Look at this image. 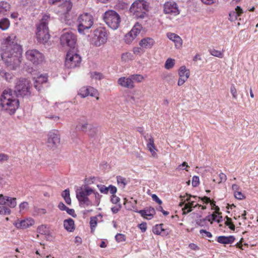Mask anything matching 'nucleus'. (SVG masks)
I'll return each mask as SVG.
<instances>
[{
	"mask_svg": "<svg viewBox=\"0 0 258 258\" xmlns=\"http://www.w3.org/2000/svg\"><path fill=\"white\" fill-rule=\"evenodd\" d=\"M22 46L18 43V39L14 34L7 37L1 46V57L5 63L15 70L21 62Z\"/></svg>",
	"mask_w": 258,
	"mask_h": 258,
	"instance_id": "nucleus-1",
	"label": "nucleus"
},
{
	"mask_svg": "<svg viewBox=\"0 0 258 258\" xmlns=\"http://www.w3.org/2000/svg\"><path fill=\"white\" fill-rule=\"evenodd\" d=\"M11 89L5 90L1 97L0 105L2 109L10 115L15 114L19 106L18 99L14 98Z\"/></svg>",
	"mask_w": 258,
	"mask_h": 258,
	"instance_id": "nucleus-2",
	"label": "nucleus"
},
{
	"mask_svg": "<svg viewBox=\"0 0 258 258\" xmlns=\"http://www.w3.org/2000/svg\"><path fill=\"white\" fill-rule=\"evenodd\" d=\"M50 19L49 16L44 15L41 19L40 23L37 26L36 32V38L38 41L42 44L48 42L50 38V34L48 27V22Z\"/></svg>",
	"mask_w": 258,
	"mask_h": 258,
	"instance_id": "nucleus-3",
	"label": "nucleus"
},
{
	"mask_svg": "<svg viewBox=\"0 0 258 258\" xmlns=\"http://www.w3.org/2000/svg\"><path fill=\"white\" fill-rule=\"evenodd\" d=\"M14 92L17 98H29L31 96L29 81L20 78L16 83Z\"/></svg>",
	"mask_w": 258,
	"mask_h": 258,
	"instance_id": "nucleus-4",
	"label": "nucleus"
},
{
	"mask_svg": "<svg viewBox=\"0 0 258 258\" xmlns=\"http://www.w3.org/2000/svg\"><path fill=\"white\" fill-rule=\"evenodd\" d=\"M77 23L78 32L81 34H85L93 25L94 18L90 13H84L78 17Z\"/></svg>",
	"mask_w": 258,
	"mask_h": 258,
	"instance_id": "nucleus-5",
	"label": "nucleus"
},
{
	"mask_svg": "<svg viewBox=\"0 0 258 258\" xmlns=\"http://www.w3.org/2000/svg\"><path fill=\"white\" fill-rule=\"evenodd\" d=\"M130 11L137 19H143L149 11V5L145 0H136L132 4Z\"/></svg>",
	"mask_w": 258,
	"mask_h": 258,
	"instance_id": "nucleus-6",
	"label": "nucleus"
},
{
	"mask_svg": "<svg viewBox=\"0 0 258 258\" xmlns=\"http://www.w3.org/2000/svg\"><path fill=\"white\" fill-rule=\"evenodd\" d=\"M103 18L105 23L111 29L116 30L119 27L120 23V17L115 11L109 10L105 12Z\"/></svg>",
	"mask_w": 258,
	"mask_h": 258,
	"instance_id": "nucleus-7",
	"label": "nucleus"
},
{
	"mask_svg": "<svg viewBox=\"0 0 258 258\" xmlns=\"http://www.w3.org/2000/svg\"><path fill=\"white\" fill-rule=\"evenodd\" d=\"M107 38L108 35L106 29L100 27L94 30L92 43L96 46H100L106 42Z\"/></svg>",
	"mask_w": 258,
	"mask_h": 258,
	"instance_id": "nucleus-8",
	"label": "nucleus"
},
{
	"mask_svg": "<svg viewBox=\"0 0 258 258\" xmlns=\"http://www.w3.org/2000/svg\"><path fill=\"white\" fill-rule=\"evenodd\" d=\"M81 60L80 55L70 50L67 53L64 64L68 69L75 68L80 66Z\"/></svg>",
	"mask_w": 258,
	"mask_h": 258,
	"instance_id": "nucleus-9",
	"label": "nucleus"
},
{
	"mask_svg": "<svg viewBox=\"0 0 258 258\" xmlns=\"http://www.w3.org/2000/svg\"><path fill=\"white\" fill-rule=\"evenodd\" d=\"M61 44L63 46L75 48L77 42L76 36L71 32H67L62 34L60 37Z\"/></svg>",
	"mask_w": 258,
	"mask_h": 258,
	"instance_id": "nucleus-10",
	"label": "nucleus"
},
{
	"mask_svg": "<svg viewBox=\"0 0 258 258\" xmlns=\"http://www.w3.org/2000/svg\"><path fill=\"white\" fill-rule=\"evenodd\" d=\"M60 142V138L59 131L56 130L49 131L47 135L48 147L51 149H55L59 146Z\"/></svg>",
	"mask_w": 258,
	"mask_h": 258,
	"instance_id": "nucleus-11",
	"label": "nucleus"
},
{
	"mask_svg": "<svg viewBox=\"0 0 258 258\" xmlns=\"http://www.w3.org/2000/svg\"><path fill=\"white\" fill-rule=\"evenodd\" d=\"M27 59L34 64L41 63L44 60L43 54L36 49L28 50L26 52Z\"/></svg>",
	"mask_w": 258,
	"mask_h": 258,
	"instance_id": "nucleus-12",
	"label": "nucleus"
},
{
	"mask_svg": "<svg viewBox=\"0 0 258 258\" xmlns=\"http://www.w3.org/2000/svg\"><path fill=\"white\" fill-rule=\"evenodd\" d=\"M163 12L165 14L177 16L179 14L180 11L175 2L169 1L164 4Z\"/></svg>",
	"mask_w": 258,
	"mask_h": 258,
	"instance_id": "nucleus-13",
	"label": "nucleus"
},
{
	"mask_svg": "<svg viewBox=\"0 0 258 258\" xmlns=\"http://www.w3.org/2000/svg\"><path fill=\"white\" fill-rule=\"evenodd\" d=\"M76 198L79 201L80 206L85 205L87 206H92L94 205L88 197L84 196L82 187H80L76 190Z\"/></svg>",
	"mask_w": 258,
	"mask_h": 258,
	"instance_id": "nucleus-14",
	"label": "nucleus"
},
{
	"mask_svg": "<svg viewBox=\"0 0 258 258\" xmlns=\"http://www.w3.org/2000/svg\"><path fill=\"white\" fill-rule=\"evenodd\" d=\"M97 94V90L93 87H82L79 91L78 94L82 98H85L89 95L94 97Z\"/></svg>",
	"mask_w": 258,
	"mask_h": 258,
	"instance_id": "nucleus-15",
	"label": "nucleus"
},
{
	"mask_svg": "<svg viewBox=\"0 0 258 258\" xmlns=\"http://www.w3.org/2000/svg\"><path fill=\"white\" fill-rule=\"evenodd\" d=\"M163 224H156L153 227V232L156 235L166 236L169 234L170 231L168 228H165Z\"/></svg>",
	"mask_w": 258,
	"mask_h": 258,
	"instance_id": "nucleus-16",
	"label": "nucleus"
},
{
	"mask_svg": "<svg viewBox=\"0 0 258 258\" xmlns=\"http://www.w3.org/2000/svg\"><path fill=\"white\" fill-rule=\"evenodd\" d=\"M34 220L32 218H28L17 222L14 225L18 229H26L34 224Z\"/></svg>",
	"mask_w": 258,
	"mask_h": 258,
	"instance_id": "nucleus-17",
	"label": "nucleus"
},
{
	"mask_svg": "<svg viewBox=\"0 0 258 258\" xmlns=\"http://www.w3.org/2000/svg\"><path fill=\"white\" fill-rule=\"evenodd\" d=\"M142 217L148 220L152 219L156 214V211L153 207H150L146 209L141 210L138 212Z\"/></svg>",
	"mask_w": 258,
	"mask_h": 258,
	"instance_id": "nucleus-18",
	"label": "nucleus"
},
{
	"mask_svg": "<svg viewBox=\"0 0 258 258\" xmlns=\"http://www.w3.org/2000/svg\"><path fill=\"white\" fill-rule=\"evenodd\" d=\"M118 84L124 88L133 89L135 87L134 83L132 82L130 76L128 78L121 77L117 81Z\"/></svg>",
	"mask_w": 258,
	"mask_h": 258,
	"instance_id": "nucleus-19",
	"label": "nucleus"
},
{
	"mask_svg": "<svg viewBox=\"0 0 258 258\" xmlns=\"http://www.w3.org/2000/svg\"><path fill=\"white\" fill-rule=\"evenodd\" d=\"M97 186L100 191L104 194H107L109 191L111 194L114 195L117 192V188L112 185H109V186L106 187L103 184H97Z\"/></svg>",
	"mask_w": 258,
	"mask_h": 258,
	"instance_id": "nucleus-20",
	"label": "nucleus"
},
{
	"mask_svg": "<svg viewBox=\"0 0 258 258\" xmlns=\"http://www.w3.org/2000/svg\"><path fill=\"white\" fill-rule=\"evenodd\" d=\"M155 43V41L152 38L145 37L141 40L139 42V45L143 48L150 49Z\"/></svg>",
	"mask_w": 258,
	"mask_h": 258,
	"instance_id": "nucleus-21",
	"label": "nucleus"
},
{
	"mask_svg": "<svg viewBox=\"0 0 258 258\" xmlns=\"http://www.w3.org/2000/svg\"><path fill=\"white\" fill-rule=\"evenodd\" d=\"M235 238L233 235H230L228 236H219L217 237V241L221 244H229L233 243Z\"/></svg>",
	"mask_w": 258,
	"mask_h": 258,
	"instance_id": "nucleus-22",
	"label": "nucleus"
},
{
	"mask_svg": "<svg viewBox=\"0 0 258 258\" xmlns=\"http://www.w3.org/2000/svg\"><path fill=\"white\" fill-rule=\"evenodd\" d=\"M142 26L139 23H137L131 31L127 34V37L130 36L131 39H134L140 33Z\"/></svg>",
	"mask_w": 258,
	"mask_h": 258,
	"instance_id": "nucleus-23",
	"label": "nucleus"
},
{
	"mask_svg": "<svg viewBox=\"0 0 258 258\" xmlns=\"http://www.w3.org/2000/svg\"><path fill=\"white\" fill-rule=\"evenodd\" d=\"M47 81V78L45 76L41 75L38 77L34 82V87L38 91H40L42 88V85L45 83Z\"/></svg>",
	"mask_w": 258,
	"mask_h": 258,
	"instance_id": "nucleus-24",
	"label": "nucleus"
},
{
	"mask_svg": "<svg viewBox=\"0 0 258 258\" xmlns=\"http://www.w3.org/2000/svg\"><path fill=\"white\" fill-rule=\"evenodd\" d=\"M243 13L242 9L239 6H237L234 11H231L229 14V20L230 21H234L237 19L238 16H240Z\"/></svg>",
	"mask_w": 258,
	"mask_h": 258,
	"instance_id": "nucleus-25",
	"label": "nucleus"
},
{
	"mask_svg": "<svg viewBox=\"0 0 258 258\" xmlns=\"http://www.w3.org/2000/svg\"><path fill=\"white\" fill-rule=\"evenodd\" d=\"M63 9L66 10V12L63 13L62 16L61 17V20L62 22L65 23L69 26H71L73 23V17L70 16L69 13L71 10L67 11L66 8Z\"/></svg>",
	"mask_w": 258,
	"mask_h": 258,
	"instance_id": "nucleus-26",
	"label": "nucleus"
},
{
	"mask_svg": "<svg viewBox=\"0 0 258 258\" xmlns=\"http://www.w3.org/2000/svg\"><path fill=\"white\" fill-rule=\"evenodd\" d=\"M62 2V8H66L67 11L71 10L73 6L71 0H49V3L52 4H55L57 2Z\"/></svg>",
	"mask_w": 258,
	"mask_h": 258,
	"instance_id": "nucleus-27",
	"label": "nucleus"
},
{
	"mask_svg": "<svg viewBox=\"0 0 258 258\" xmlns=\"http://www.w3.org/2000/svg\"><path fill=\"white\" fill-rule=\"evenodd\" d=\"M63 226L66 230L69 232H73L75 228L74 221L71 218L64 220Z\"/></svg>",
	"mask_w": 258,
	"mask_h": 258,
	"instance_id": "nucleus-28",
	"label": "nucleus"
},
{
	"mask_svg": "<svg viewBox=\"0 0 258 258\" xmlns=\"http://www.w3.org/2000/svg\"><path fill=\"white\" fill-rule=\"evenodd\" d=\"M206 221H209L212 223L213 221H216L217 223H219L222 221V216L217 215V213L214 212L212 214L207 216L205 218Z\"/></svg>",
	"mask_w": 258,
	"mask_h": 258,
	"instance_id": "nucleus-29",
	"label": "nucleus"
},
{
	"mask_svg": "<svg viewBox=\"0 0 258 258\" xmlns=\"http://www.w3.org/2000/svg\"><path fill=\"white\" fill-rule=\"evenodd\" d=\"M178 75L180 78L188 79L190 76L189 70L187 69L185 66H182L178 70Z\"/></svg>",
	"mask_w": 258,
	"mask_h": 258,
	"instance_id": "nucleus-30",
	"label": "nucleus"
},
{
	"mask_svg": "<svg viewBox=\"0 0 258 258\" xmlns=\"http://www.w3.org/2000/svg\"><path fill=\"white\" fill-rule=\"evenodd\" d=\"M167 37L171 40L176 43L177 44L181 45L182 44L181 38L177 34L171 32H168L166 34Z\"/></svg>",
	"mask_w": 258,
	"mask_h": 258,
	"instance_id": "nucleus-31",
	"label": "nucleus"
},
{
	"mask_svg": "<svg viewBox=\"0 0 258 258\" xmlns=\"http://www.w3.org/2000/svg\"><path fill=\"white\" fill-rule=\"evenodd\" d=\"M191 197V196L190 195L189 197L187 198L186 199V201H187L188 203L185 205L184 209L187 210V212H191L192 211V208L199 206V204H198L195 205V201H190V198Z\"/></svg>",
	"mask_w": 258,
	"mask_h": 258,
	"instance_id": "nucleus-32",
	"label": "nucleus"
},
{
	"mask_svg": "<svg viewBox=\"0 0 258 258\" xmlns=\"http://www.w3.org/2000/svg\"><path fill=\"white\" fill-rule=\"evenodd\" d=\"M10 9V5L6 2H0V14H5Z\"/></svg>",
	"mask_w": 258,
	"mask_h": 258,
	"instance_id": "nucleus-33",
	"label": "nucleus"
},
{
	"mask_svg": "<svg viewBox=\"0 0 258 258\" xmlns=\"http://www.w3.org/2000/svg\"><path fill=\"white\" fill-rule=\"evenodd\" d=\"M92 127L91 124H88L87 122L84 123L80 122L76 126V128L83 132H86L88 129Z\"/></svg>",
	"mask_w": 258,
	"mask_h": 258,
	"instance_id": "nucleus-34",
	"label": "nucleus"
},
{
	"mask_svg": "<svg viewBox=\"0 0 258 258\" xmlns=\"http://www.w3.org/2000/svg\"><path fill=\"white\" fill-rule=\"evenodd\" d=\"M118 185L122 188H124L128 183L127 179L121 176L116 177Z\"/></svg>",
	"mask_w": 258,
	"mask_h": 258,
	"instance_id": "nucleus-35",
	"label": "nucleus"
},
{
	"mask_svg": "<svg viewBox=\"0 0 258 258\" xmlns=\"http://www.w3.org/2000/svg\"><path fill=\"white\" fill-rule=\"evenodd\" d=\"M10 26V21L7 18H3L0 21V29L6 30Z\"/></svg>",
	"mask_w": 258,
	"mask_h": 258,
	"instance_id": "nucleus-36",
	"label": "nucleus"
},
{
	"mask_svg": "<svg viewBox=\"0 0 258 258\" xmlns=\"http://www.w3.org/2000/svg\"><path fill=\"white\" fill-rule=\"evenodd\" d=\"M98 218L97 216L90 218V225L91 233H93L97 224Z\"/></svg>",
	"mask_w": 258,
	"mask_h": 258,
	"instance_id": "nucleus-37",
	"label": "nucleus"
},
{
	"mask_svg": "<svg viewBox=\"0 0 258 258\" xmlns=\"http://www.w3.org/2000/svg\"><path fill=\"white\" fill-rule=\"evenodd\" d=\"M37 232L41 235L48 234L49 231L46 225H41L37 228Z\"/></svg>",
	"mask_w": 258,
	"mask_h": 258,
	"instance_id": "nucleus-38",
	"label": "nucleus"
},
{
	"mask_svg": "<svg viewBox=\"0 0 258 258\" xmlns=\"http://www.w3.org/2000/svg\"><path fill=\"white\" fill-rule=\"evenodd\" d=\"M132 82L134 83V82L138 83L141 82L144 79V77L140 74H135L130 76Z\"/></svg>",
	"mask_w": 258,
	"mask_h": 258,
	"instance_id": "nucleus-39",
	"label": "nucleus"
},
{
	"mask_svg": "<svg viewBox=\"0 0 258 258\" xmlns=\"http://www.w3.org/2000/svg\"><path fill=\"white\" fill-rule=\"evenodd\" d=\"M209 52L211 55L219 58H222L224 55L222 52L215 49H209Z\"/></svg>",
	"mask_w": 258,
	"mask_h": 258,
	"instance_id": "nucleus-40",
	"label": "nucleus"
},
{
	"mask_svg": "<svg viewBox=\"0 0 258 258\" xmlns=\"http://www.w3.org/2000/svg\"><path fill=\"white\" fill-rule=\"evenodd\" d=\"M175 64V60L174 59L168 58L165 61V68L167 70H169L172 69Z\"/></svg>",
	"mask_w": 258,
	"mask_h": 258,
	"instance_id": "nucleus-41",
	"label": "nucleus"
},
{
	"mask_svg": "<svg viewBox=\"0 0 258 258\" xmlns=\"http://www.w3.org/2000/svg\"><path fill=\"white\" fill-rule=\"evenodd\" d=\"M29 204L27 202H23L19 205V209L20 213H23L28 209Z\"/></svg>",
	"mask_w": 258,
	"mask_h": 258,
	"instance_id": "nucleus-42",
	"label": "nucleus"
},
{
	"mask_svg": "<svg viewBox=\"0 0 258 258\" xmlns=\"http://www.w3.org/2000/svg\"><path fill=\"white\" fill-rule=\"evenodd\" d=\"M225 218L227 219L225 222V225L228 226L231 230H234L235 227L232 221V219L230 218H229L228 216H226Z\"/></svg>",
	"mask_w": 258,
	"mask_h": 258,
	"instance_id": "nucleus-43",
	"label": "nucleus"
},
{
	"mask_svg": "<svg viewBox=\"0 0 258 258\" xmlns=\"http://www.w3.org/2000/svg\"><path fill=\"white\" fill-rule=\"evenodd\" d=\"M115 238L117 242H124L126 240V236L123 234L117 233L115 235Z\"/></svg>",
	"mask_w": 258,
	"mask_h": 258,
	"instance_id": "nucleus-44",
	"label": "nucleus"
},
{
	"mask_svg": "<svg viewBox=\"0 0 258 258\" xmlns=\"http://www.w3.org/2000/svg\"><path fill=\"white\" fill-rule=\"evenodd\" d=\"M94 190L88 186H85L84 188L83 189V192L84 194V196L88 197L91 194L94 192Z\"/></svg>",
	"mask_w": 258,
	"mask_h": 258,
	"instance_id": "nucleus-45",
	"label": "nucleus"
},
{
	"mask_svg": "<svg viewBox=\"0 0 258 258\" xmlns=\"http://www.w3.org/2000/svg\"><path fill=\"white\" fill-rule=\"evenodd\" d=\"M11 213V210L5 206H0V214L9 215Z\"/></svg>",
	"mask_w": 258,
	"mask_h": 258,
	"instance_id": "nucleus-46",
	"label": "nucleus"
},
{
	"mask_svg": "<svg viewBox=\"0 0 258 258\" xmlns=\"http://www.w3.org/2000/svg\"><path fill=\"white\" fill-rule=\"evenodd\" d=\"M147 147L151 153L152 156H155L156 155L155 152L156 149L154 144H147Z\"/></svg>",
	"mask_w": 258,
	"mask_h": 258,
	"instance_id": "nucleus-47",
	"label": "nucleus"
},
{
	"mask_svg": "<svg viewBox=\"0 0 258 258\" xmlns=\"http://www.w3.org/2000/svg\"><path fill=\"white\" fill-rule=\"evenodd\" d=\"M8 206L12 208H15L17 205L16 199L15 198L9 197Z\"/></svg>",
	"mask_w": 258,
	"mask_h": 258,
	"instance_id": "nucleus-48",
	"label": "nucleus"
},
{
	"mask_svg": "<svg viewBox=\"0 0 258 258\" xmlns=\"http://www.w3.org/2000/svg\"><path fill=\"white\" fill-rule=\"evenodd\" d=\"M95 195V202L94 205L98 206L100 204V200L102 198V196L100 195L98 192L94 191L93 193Z\"/></svg>",
	"mask_w": 258,
	"mask_h": 258,
	"instance_id": "nucleus-49",
	"label": "nucleus"
},
{
	"mask_svg": "<svg viewBox=\"0 0 258 258\" xmlns=\"http://www.w3.org/2000/svg\"><path fill=\"white\" fill-rule=\"evenodd\" d=\"M230 92L234 99H237V90L233 84H232L230 87Z\"/></svg>",
	"mask_w": 258,
	"mask_h": 258,
	"instance_id": "nucleus-50",
	"label": "nucleus"
},
{
	"mask_svg": "<svg viewBox=\"0 0 258 258\" xmlns=\"http://www.w3.org/2000/svg\"><path fill=\"white\" fill-rule=\"evenodd\" d=\"M10 197L5 196L3 194L0 195V205H5L9 201Z\"/></svg>",
	"mask_w": 258,
	"mask_h": 258,
	"instance_id": "nucleus-51",
	"label": "nucleus"
},
{
	"mask_svg": "<svg viewBox=\"0 0 258 258\" xmlns=\"http://www.w3.org/2000/svg\"><path fill=\"white\" fill-rule=\"evenodd\" d=\"M164 80L169 84H171L174 82V77L171 74L166 75L164 78Z\"/></svg>",
	"mask_w": 258,
	"mask_h": 258,
	"instance_id": "nucleus-52",
	"label": "nucleus"
},
{
	"mask_svg": "<svg viewBox=\"0 0 258 258\" xmlns=\"http://www.w3.org/2000/svg\"><path fill=\"white\" fill-rule=\"evenodd\" d=\"M234 197L238 200H243L245 198L244 195L240 191H235Z\"/></svg>",
	"mask_w": 258,
	"mask_h": 258,
	"instance_id": "nucleus-53",
	"label": "nucleus"
},
{
	"mask_svg": "<svg viewBox=\"0 0 258 258\" xmlns=\"http://www.w3.org/2000/svg\"><path fill=\"white\" fill-rule=\"evenodd\" d=\"M200 234H202L203 236H206L209 238L212 237V234L211 232L206 231V230L201 229L200 230Z\"/></svg>",
	"mask_w": 258,
	"mask_h": 258,
	"instance_id": "nucleus-54",
	"label": "nucleus"
},
{
	"mask_svg": "<svg viewBox=\"0 0 258 258\" xmlns=\"http://www.w3.org/2000/svg\"><path fill=\"white\" fill-rule=\"evenodd\" d=\"M92 77L94 79L99 80H101L103 78V75L101 73L97 72L93 73L92 74Z\"/></svg>",
	"mask_w": 258,
	"mask_h": 258,
	"instance_id": "nucleus-55",
	"label": "nucleus"
},
{
	"mask_svg": "<svg viewBox=\"0 0 258 258\" xmlns=\"http://www.w3.org/2000/svg\"><path fill=\"white\" fill-rule=\"evenodd\" d=\"M110 201L112 203L116 204L120 201V198L115 195V194L112 195Z\"/></svg>",
	"mask_w": 258,
	"mask_h": 258,
	"instance_id": "nucleus-56",
	"label": "nucleus"
},
{
	"mask_svg": "<svg viewBox=\"0 0 258 258\" xmlns=\"http://www.w3.org/2000/svg\"><path fill=\"white\" fill-rule=\"evenodd\" d=\"M199 177L198 176H194L192 177V185L194 187H196L199 184Z\"/></svg>",
	"mask_w": 258,
	"mask_h": 258,
	"instance_id": "nucleus-57",
	"label": "nucleus"
},
{
	"mask_svg": "<svg viewBox=\"0 0 258 258\" xmlns=\"http://www.w3.org/2000/svg\"><path fill=\"white\" fill-rule=\"evenodd\" d=\"M35 212L38 215H42L46 213V210L43 208H36L35 209Z\"/></svg>",
	"mask_w": 258,
	"mask_h": 258,
	"instance_id": "nucleus-58",
	"label": "nucleus"
},
{
	"mask_svg": "<svg viewBox=\"0 0 258 258\" xmlns=\"http://www.w3.org/2000/svg\"><path fill=\"white\" fill-rule=\"evenodd\" d=\"M139 228L141 229L142 232H145L147 230V223L146 222H142L138 225Z\"/></svg>",
	"mask_w": 258,
	"mask_h": 258,
	"instance_id": "nucleus-59",
	"label": "nucleus"
},
{
	"mask_svg": "<svg viewBox=\"0 0 258 258\" xmlns=\"http://www.w3.org/2000/svg\"><path fill=\"white\" fill-rule=\"evenodd\" d=\"M152 198L153 201L156 202L159 205H161L162 204V201L158 198V197L156 194H153L152 195Z\"/></svg>",
	"mask_w": 258,
	"mask_h": 258,
	"instance_id": "nucleus-60",
	"label": "nucleus"
},
{
	"mask_svg": "<svg viewBox=\"0 0 258 258\" xmlns=\"http://www.w3.org/2000/svg\"><path fill=\"white\" fill-rule=\"evenodd\" d=\"M66 211L68 214L71 215L73 217H76L77 216V215L75 214V210L73 209L67 208Z\"/></svg>",
	"mask_w": 258,
	"mask_h": 258,
	"instance_id": "nucleus-61",
	"label": "nucleus"
},
{
	"mask_svg": "<svg viewBox=\"0 0 258 258\" xmlns=\"http://www.w3.org/2000/svg\"><path fill=\"white\" fill-rule=\"evenodd\" d=\"M9 159L8 155L4 153H0V162L7 161Z\"/></svg>",
	"mask_w": 258,
	"mask_h": 258,
	"instance_id": "nucleus-62",
	"label": "nucleus"
},
{
	"mask_svg": "<svg viewBox=\"0 0 258 258\" xmlns=\"http://www.w3.org/2000/svg\"><path fill=\"white\" fill-rule=\"evenodd\" d=\"M196 223L200 226L203 227L206 225V222L205 218H204L197 220Z\"/></svg>",
	"mask_w": 258,
	"mask_h": 258,
	"instance_id": "nucleus-63",
	"label": "nucleus"
},
{
	"mask_svg": "<svg viewBox=\"0 0 258 258\" xmlns=\"http://www.w3.org/2000/svg\"><path fill=\"white\" fill-rule=\"evenodd\" d=\"M187 167H188L187 163L186 162H183L178 166L177 169L178 170L186 169V168Z\"/></svg>",
	"mask_w": 258,
	"mask_h": 258,
	"instance_id": "nucleus-64",
	"label": "nucleus"
}]
</instances>
